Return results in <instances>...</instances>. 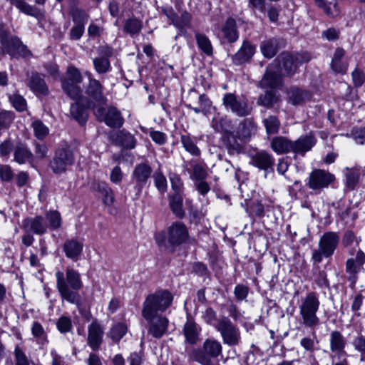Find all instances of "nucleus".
Here are the masks:
<instances>
[{
    "label": "nucleus",
    "mask_w": 365,
    "mask_h": 365,
    "mask_svg": "<svg viewBox=\"0 0 365 365\" xmlns=\"http://www.w3.org/2000/svg\"><path fill=\"white\" fill-rule=\"evenodd\" d=\"M280 59L269 66L266 73L261 81L263 87H279L281 86V76L282 75L292 74L299 65L308 62L310 57L307 53H298L296 55L282 54Z\"/></svg>",
    "instance_id": "f257e3e1"
},
{
    "label": "nucleus",
    "mask_w": 365,
    "mask_h": 365,
    "mask_svg": "<svg viewBox=\"0 0 365 365\" xmlns=\"http://www.w3.org/2000/svg\"><path fill=\"white\" fill-rule=\"evenodd\" d=\"M211 126L216 131L222 133V142L227 149L237 150L240 148L238 139L246 138L251 135L250 128L252 127V123L248 120H242L240 123V128H242V130H238L235 133L232 120L217 113L213 117Z\"/></svg>",
    "instance_id": "f03ea898"
},
{
    "label": "nucleus",
    "mask_w": 365,
    "mask_h": 365,
    "mask_svg": "<svg viewBox=\"0 0 365 365\" xmlns=\"http://www.w3.org/2000/svg\"><path fill=\"white\" fill-rule=\"evenodd\" d=\"M55 275L57 289L62 300L76 304L79 308L81 299L78 291L83 287V282L78 272L67 268L66 275L61 271H57Z\"/></svg>",
    "instance_id": "7ed1b4c3"
},
{
    "label": "nucleus",
    "mask_w": 365,
    "mask_h": 365,
    "mask_svg": "<svg viewBox=\"0 0 365 365\" xmlns=\"http://www.w3.org/2000/svg\"><path fill=\"white\" fill-rule=\"evenodd\" d=\"M320 307L319 295L314 292H308L302 298L299 304V315L302 325L314 331L321 325L317 313Z\"/></svg>",
    "instance_id": "20e7f679"
},
{
    "label": "nucleus",
    "mask_w": 365,
    "mask_h": 365,
    "mask_svg": "<svg viewBox=\"0 0 365 365\" xmlns=\"http://www.w3.org/2000/svg\"><path fill=\"white\" fill-rule=\"evenodd\" d=\"M173 301V294L168 290H158L148 294L142 306L144 319H152L168 309Z\"/></svg>",
    "instance_id": "39448f33"
},
{
    "label": "nucleus",
    "mask_w": 365,
    "mask_h": 365,
    "mask_svg": "<svg viewBox=\"0 0 365 365\" xmlns=\"http://www.w3.org/2000/svg\"><path fill=\"white\" fill-rule=\"evenodd\" d=\"M222 347L220 341L207 339L203 344L202 349H194L189 354L190 359L202 365H215L212 358H217L222 354Z\"/></svg>",
    "instance_id": "423d86ee"
},
{
    "label": "nucleus",
    "mask_w": 365,
    "mask_h": 365,
    "mask_svg": "<svg viewBox=\"0 0 365 365\" xmlns=\"http://www.w3.org/2000/svg\"><path fill=\"white\" fill-rule=\"evenodd\" d=\"M339 242V235L335 232H327L321 237L318 249L312 252V259L315 263H320L323 257L333 255Z\"/></svg>",
    "instance_id": "0eeeda50"
},
{
    "label": "nucleus",
    "mask_w": 365,
    "mask_h": 365,
    "mask_svg": "<svg viewBox=\"0 0 365 365\" xmlns=\"http://www.w3.org/2000/svg\"><path fill=\"white\" fill-rule=\"evenodd\" d=\"M222 105L227 111L239 117H245L250 115L252 110L247 100L244 96L232 93L224 94Z\"/></svg>",
    "instance_id": "6e6552de"
},
{
    "label": "nucleus",
    "mask_w": 365,
    "mask_h": 365,
    "mask_svg": "<svg viewBox=\"0 0 365 365\" xmlns=\"http://www.w3.org/2000/svg\"><path fill=\"white\" fill-rule=\"evenodd\" d=\"M220 333L223 343L228 346L238 345L241 341L240 329L227 317L219 319L215 326Z\"/></svg>",
    "instance_id": "1a4fd4ad"
},
{
    "label": "nucleus",
    "mask_w": 365,
    "mask_h": 365,
    "mask_svg": "<svg viewBox=\"0 0 365 365\" xmlns=\"http://www.w3.org/2000/svg\"><path fill=\"white\" fill-rule=\"evenodd\" d=\"M0 41L4 50L11 58L20 56L27 58L31 56V51L16 36H10L5 32H1L0 34Z\"/></svg>",
    "instance_id": "9d476101"
},
{
    "label": "nucleus",
    "mask_w": 365,
    "mask_h": 365,
    "mask_svg": "<svg viewBox=\"0 0 365 365\" xmlns=\"http://www.w3.org/2000/svg\"><path fill=\"white\" fill-rule=\"evenodd\" d=\"M349 252L352 257L346 262V272L348 274L347 279L350 282L351 287H354L358 279L357 274L365 263V254L361 249L356 247L351 248Z\"/></svg>",
    "instance_id": "9b49d317"
},
{
    "label": "nucleus",
    "mask_w": 365,
    "mask_h": 365,
    "mask_svg": "<svg viewBox=\"0 0 365 365\" xmlns=\"http://www.w3.org/2000/svg\"><path fill=\"white\" fill-rule=\"evenodd\" d=\"M74 163L73 153L66 148L58 149L49 163V168L53 173L61 175L64 173L67 168Z\"/></svg>",
    "instance_id": "f8f14e48"
},
{
    "label": "nucleus",
    "mask_w": 365,
    "mask_h": 365,
    "mask_svg": "<svg viewBox=\"0 0 365 365\" xmlns=\"http://www.w3.org/2000/svg\"><path fill=\"white\" fill-rule=\"evenodd\" d=\"M334 180L333 174L324 170L316 169L309 174L307 186L317 192H320L328 187Z\"/></svg>",
    "instance_id": "ddd939ff"
},
{
    "label": "nucleus",
    "mask_w": 365,
    "mask_h": 365,
    "mask_svg": "<svg viewBox=\"0 0 365 365\" xmlns=\"http://www.w3.org/2000/svg\"><path fill=\"white\" fill-rule=\"evenodd\" d=\"M94 113L99 120L103 121L108 126L111 128H120L124 122L120 112L113 106L98 108L95 110Z\"/></svg>",
    "instance_id": "4468645a"
},
{
    "label": "nucleus",
    "mask_w": 365,
    "mask_h": 365,
    "mask_svg": "<svg viewBox=\"0 0 365 365\" xmlns=\"http://www.w3.org/2000/svg\"><path fill=\"white\" fill-rule=\"evenodd\" d=\"M330 350L332 352L331 358L334 360L337 358L339 360L346 359L347 353L345 351L346 345V340L343 335L338 331H333L329 336Z\"/></svg>",
    "instance_id": "2eb2a0df"
},
{
    "label": "nucleus",
    "mask_w": 365,
    "mask_h": 365,
    "mask_svg": "<svg viewBox=\"0 0 365 365\" xmlns=\"http://www.w3.org/2000/svg\"><path fill=\"white\" fill-rule=\"evenodd\" d=\"M187 237L188 230L182 222H175L168 228L167 238L172 245H180L184 243Z\"/></svg>",
    "instance_id": "dca6fc26"
},
{
    "label": "nucleus",
    "mask_w": 365,
    "mask_h": 365,
    "mask_svg": "<svg viewBox=\"0 0 365 365\" xmlns=\"http://www.w3.org/2000/svg\"><path fill=\"white\" fill-rule=\"evenodd\" d=\"M86 75L88 78V83L86 88V93L88 98L95 102L103 103L106 101L103 95V86L101 83L94 78L91 73L88 72Z\"/></svg>",
    "instance_id": "f3484780"
},
{
    "label": "nucleus",
    "mask_w": 365,
    "mask_h": 365,
    "mask_svg": "<svg viewBox=\"0 0 365 365\" xmlns=\"http://www.w3.org/2000/svg\"><path fill=\"white\" fill-rule=\"evenodd\" d=\"M149 323L148 333L153 337L161 338L166 332L169 324L168 319L162 314H158L152 319H145Z\"/></svg>",
    "instance_id": "a211bd4d"
},
{
    "label": "nucleus",
    "mask_w": 365,
    "mask_h": 365,
    "mask_svg": "<svg viewBox=\"0 0 365 365\" xmlns=\"http://www.w3.org/2000/svg\"><path fill=\"white\" fill-rule=\"evenodd\" d=\"M88 332L87 344L93 351L98 350L103 342V329L102 326L97 321H93L88 326Z\"/></svg>",
    "instance_id": "6ab92c4d"
},
{
    "label": "nucleus",
    "mask_w": 365,
    "mask_h": 365,
    "mask_svg": "<svg viewBox=\"0 0 365 365\" xmlns=\"http://www.w3.org/2000/svg\"><path fill=\"white\" fill-rule=\"evenodd\" d=\"M346 52L341 48H337L333 54L330 63L331 71L336 74H345L349 68V61L345 58Z\"/></svg>",
    "instance_id": "aec40b11"
},
{
    "label": "nucleus",
    "mask_w": 365,
    "mask_h": 365,
    "mask_svg": "<svg viewBox=\"0 0 365 365\" xmlns=\"http://www.w3.org/2000/svg\"><path fill=\"white\" fill-rule=\"evenodd\" d=\"M28 77L27 86L37 96L48 95L49 90L43 76L32 72Z\"/></svg>",
    "instance_id": "412c9836"
},
{
    "label": "nucleus",
    "mask_w": 365,
    "mask_h": 365,
    "mask_svg": "<svg viewBox=\"0 0 365 365\" xmlns=\"http://www.w3.org/2000/svg\"><path fill=\"white\" fill-rule=\"evenodd\" d=\"M48 227V222L42 216L28 217L23 221V228L36 235L44 234Z\"/></svg>",
    "instance_id": "4be33fe9"
},
{
    "label": "nucleus",
    "mask_w": 365,
    "mask_h": 365,
    "mask_svg": "<svg viewBox=\"0 0 365 365\" xmlns=\"http://www.w3.org/2000/svg\"><path fill=\"white\" fill-rule=\"evenodd\" d=\"M220 37L224 42L234 43L239 38V33L236 26V21L232 18H228L222 26Z\"/></svg>",
    "instance_id": "5701e85b"
},
{
    "label": "nucleus",
    "mask_w": 365,
    "mask_h": 365,
    "mask_svg": "<svg viewBox=\"0 0 365 365\" xmlns=\"http://www.w3.org/2000/svg\"><path fill=\"white\" fill-rule=\"evenodd\" d=\"M152 172L150 166L146 163H140L135 167L133 173V178L135 180L138 192L145 185Z\"/></svg>",
    "instance_id": "b1692460"
},
{
    "label": "nucleus",
    "mask_w": 365,
    "mask_h": 365,
    "mask_svg": "<svg viewBox=\"0 0 365 365\" xmlns=\"http://www.w3.org/2000/svg\"><path fill=\"white\" fill-rule=\"evenodd\" d=\"M255 53V46L252 45L249 41H245L233 56V62L235 64H242L249 61Z\"/></svg>",
    "instance_id": "393cba45"
},
{
    "label": "nucleus",
    "mask_w": 365,
    "mask_h": 365,
    "mask_svg": "<svg viewBox=\"0 0 365 365\" xmlns=\"http://www.w3.org/2000/svg\"><path fill=\"white\" fill-rule=\"evenodd\" d=\"M315 143L316 140L312 135L300 137L296 141L292 142V152L296 154L304 155L306 152L310 150Z\"/></svg>",
    "instance_id": "a878e982"
},
{
    "label": "nucleus",
    "mask_w": 365,
    "mask_h": 365,
    "mask_svg": "<svg viewBox=\"0 0 365 365\" xmlns=\"http://www.w3.org/2000/svg\"><path fill=\"white\" fill-rule=\"evenodd\" d=\"M274 160L272 155L264 151L257 152L252 158L250 163L261 170H268L274 164Z\"/></svg>",
    "instance_id": "bb28decb"
},
{
    "label": "nucleus",
    "mask_w": 365,
    "mask_h": 365,
    "mask_svg": "<svg viewBox=\"0 0 365 365\" xmlns=\"http://www.w3.org/2000/svg\"><path fill=\"white\" fill-rule=\"evenodd\" d=\"M110 138L116 143L128 149H133L136 145V140L134 136L125 130L117 131L111 134Z\"/></svg>",
    "instance_id": "cd10ccee"
},
{
    "label": "nucleus",
    "mask_w": 365,
    "mask_h": 365,
    "mask_svg": "<svg viewBox=\"0 0 365 365\" xmlns=\"http://www.w3.org/2000/svg\"><path fill=\"white\" fill-rule=\"evenodd\" d=\"M11 4L16 7L26 15L34 16L37 19L44 18V14L36 7L29 5L24 0H9Z\"/></svg>",
    "instance_id": "c85d7f7f"
},
{
    "label": "nucleus",
    "mask_w": 365,
    "mask_h": 365,
    "mask_svg": "<svg viewBox=\"0 0 365 365\" xmlns=\"http://www.w3.org/2000/svg\"><path fill=\"white\" fill-rule=\"evenodd\" d=\"M63 250L66 256L76 261L83 250V243L77 240H70L65 242Z\"/></svg>",
    "instance_id": "c756f323"
},
{
    "label": "nucleus",
    "mask_w": 365,
    "mask_h": 365,
    "mask_svg": "<svg viewBox=\"0 0 365 365\" xmlns=\"http://www.w3.org/2000/svg\"><path fill=\"white\" fill-rule=\"evenodd\" d=\"M271 148L277 154L292 152L293 149L292 142L282 136L274 138L271 141Z\"/></svg>",
    "instance_id": "7c9ffc66"
},
{
    "label": "nucleus",
    "mask_w": 365,
    "mask_h": 365,
    "mask_svg": "<svg viewBox=\"0 0 365 365\" xmlns=\"http://www.w3.org/2000/svg\"><path fill=\"white\" fill-rule=\"evenodd\" d=\"M33 156L31 151L23 143L18 144L14 148V160L19 164H24L26 162H31Z\"/></svg>",
    "instance_id": "2f4dec72"
},
{
    "label": "nucleus",
    "mask_w": 365,
    "mask_h": 365,
    "mask_svg": "<svg viewBox=\"0 0 365 365\" xmlns=\"http://www.w3.org/2000/svg\"><path fill=\"white\" fill-rule=\"evenodd\" d=\"M311 97L309 92L299 88H291L288 91L289 102L293 105H299L309 100Z\"/></svg>",
    "instance_id": "473e14b6"
},
{
    "label": "nucleus",
    "mask_w": 365,
    "mask_h": 365,
    "mask_svg": "<svg viewBox=\"0 0 365 365\" xmlns=\"http://www.w3.org/2000/svg\"><path fill=\"white\" fill-rule=\"evenodd\" d=\"M199 331L197 324L191 319H187L183 329L186 341L191 344H195L198 339Z\"/></svg>",
    "instance_id": "72a5a7b5"
},
{
    "label": "nucleus",
    "mask_w": 365,
    "mask_h": 365,
    "mask_svg": "<svg viewBox=\"0 0 365 365\" xmlns=\"http://www.w3.org/2000/svg\"><path fill=\"white\" fill-rule=\"evenodd\" d=\"M260 86L263 88H270V90L265 91V93L264 94H262L259 96V97L257 100V103L259 105H261V106H265L267 108L272 107L273 105L275 103H277L278 101V96L276 95V93L274 91V89L276 88L277 87H270V86L263 87L262 86L261 83H260Z\"/></svg>",
    "instance_id": "f704fd0d"
},
{
    "label": "nucleus",
    "mask_w": 365,
    "mask_h": 365,
    "mask_svg": "<svg viewBox=\"0 0 365 365\" xmlns=\"http://www.w3.org/2000/svg\"><path fill=\"white\" fill-rule=\"evenodd\" d=\"M169 199L170 207L173 214L178 217H182L185 214L182 208V195L173 194L169 196Z\"/></svg>",
    "instance_id": "c9c22d12"
},
{
    "label": "nucleus",
    "mask_w": 365,
    "mask_h": 365,
    "mask_svg": "<svg viewBox=\"0 0 365 365\" xmlns=\"http://www.w3.org/2000/svg\"><path fill=\"white\" fill-rule=\"evenodd\" d=\"M260 49L264 57L268 58L274 57L278 50L277 39L269 38L263 41L261 43Z\"/></svg>",
    "instance_id": "e433bc0d"
},
{
    "label": "nucleus",
    "mask_w": 365,
    "mask_h": 365,
    "mask_svg": "<svg viewBox=\"0 0 365 365\" xmlns=\"http://www.w3.org/2000/svg\"><path fill=\"white\" fill-rule=\"evenodd\" d=\"M63 91L74 100H79L81 96L80 83H70L69 81H61Z\"/></svg>",
    "instance_id": "4c0bfd02"
},
{
    "label": "nucleus",
    "mask_w": 365,
    "mask_h": 365,
    "mask_svg": "<svg viewBox=\"0 0 365 365\" xmlns=\"http://www.w3.org/2000/svg\"><path fill=\"white\" fill-rule=\"evenodd\" d=\"M71 115L80 123L83 124L87 120V112L85 107L82 106L79 102L73 103L71 106Z\"/></svg>",
    "instance_id": "58836bf2"
},
{
    "label": "nucleus",
    "mask_w": 365,
    "mask_h": 365,
    "mask_svg": "<svg viewBox=\"0 0 365 365\" xmlns=\"http://www.w3.org/2000/svg\"><path fill=\"white\" fill-rule=\"evenodd\" d=\"M345 183L349 190H354L359 182V173L354 168H346L344 169Z\"/></svg>",
    "instance_id": "ea45409f"
},
{
    "label": "nucleus",
    "mask_w": 365,
    "mask_h": 365,
    "mask_svg": "<svg viewBox=\"0 0 365 365\" xmlns=\"http://www.w3.org/2000/svg\"><path fill=\"white\" fill-rule=\"evenodd\" d=\"M143 27L142 22L136 18L127 19L124 24V31L130 36L138 34Z\"/></svg>",
    "instance_id": "a19ab883"
},
{
    "label": "nucleus",
    "mask_w": 365,
    "mask_h": 365,
    "mask_svg": "<svg viewBox=\"0 0 365 365\" xmlns=\"http://www.w3.org/2000/svg\"><path fill=\"white\" fill-rule=\"evenodd\" d=\"M128 327L125 323L118 322L113 326L110 331V336L113 341L118 342L127 333Z\"/></svg>",
    "instance_id": "79ce46f5"
},
{
    "label": "nucleus",
    "mask_w": 365,
    "mask_h": 365,
    "mask_svg": "<svg viewBox=\"0 0 365 365\" xmlns=\"http://www.w3.org/2000/svg\"><path fill=\"white\" fill-rule=\"evenodd\" d=\"M315 4L321 9H322L324 13L329 16H336L339 13V9L337 6L336 2L333 4V6L331 7V3H329L327 0H314Z\"/></svg>",
    "instance_id": "37998d69"
},
{
    "label": "nucleus",
    "mask_w": 365,
    "mask_h": 365,
    "mask_svg": "<svg viewBox=\"0 0 365 365\" xmlns=\"http://www.w3.org/2000/svg\"><path fill=\"white\" fill-rule=\"evenodd\" d=\"M195 38L200 49L207 55L212 53V46L207 36L202 34H196Z\"/></svg>",
    "instance_id": "c03bdc74"
},
{
    "label": "nucleus",
    "mask_w": 365,
    "mask_h": 365,
    "mask_svg": "<svg viewBox=\"0 0 365 365\" xmlns=\"http://www.w3.org/2000/svg\"><path fill=\"white\" fill-rule=\"evenodd\" d=\"M31 332L39 344L45 345L47 343L46 334L40 323L37 322H34Z\"/></svg>",
    "instance_id": "a18cd8bd"
},
{
    "label": "nucleus",
    "mask_w": 365,
    "mask_h": 365,
    "mask_svg": "<svg viewBox=\"0 0 365 365\" xmlns=\"http://www.w3.org/2000/svg\"><path fill=\"white\" fill-rule=\"evenodd\" d=\"M93 63L96 71L100 74L106 73L111 68L110 61L107 57L95 58Z\"/></svg>",
    "instance_id": "49530a36"
},
{
    "label": "nucleus",
    "mask_w": 365,
    "mask_h": 365,
    "mask_svg": "<svg viewBox=\"0 0 365 365\" xmlns=\"http://www.w3.org/2000/svg\"><path fill=\"white\" fill-rule=\"evenodd\" d=\"M266 132L268 134H274L279 131L280 122L276 116L269 115L263 120Z\"/></svg>",
    "instance_id": "de8ad7c7"
},
{
    "label": "nucleus",
    "mask_w": 365,
    "mask_h": 365,
    "mask_svg": "<svg viewBox=\"0 0 365 365\" xmlns=\"http://www.w3.org/2000/svg\"><path fill=\"white\" fill-rule=\"evenodd\" d=\"M31 126L34 130V135L38 139L43 140L48 135V128L40 120H35L33 121Z\"/></svg>",
    "instance_id": "09e8293b"
},
{
    "label": "nucleus",
    "mask_w": 365,
    "mask_h": 365,
    "mask_svg": "<svg viewBox=\"0 0 365 365\" xmlns=\"http://www.w3.org/2000/svg\"><path fill=\"white\" fill-rule=\"evenodd\" d=\"M181 143L184 148L192 155L198 156L200 154V149L195 145L194 140L189 135H181Z\"/></svg>",
    "instance_id": "8fccbe9b"
},
{
    "label": "nucleus",
    "mask_w": 365,
    "mask_h": 365,
    "mask_svg": "<svg viewBox=\"0 0 365 365\" xmlns=\"http://www.w3.org/2000/svg\"><path fill=\"white\" fill-rule=\"evenodd\" d=\"M46 219L48 222V227L52 230H56L61 226V217L58 211L53 210L46 213Z\"/></svg>",
    "instance_id": "3c124183"
},
{
    "label": "nucleus",
    "mask_w": 365,
    "mask_h": 365,
    "mask_svg": "<svg viewBox=\"0 0 365 365\" xmlns=\"http://www.w3.org/2000/svg\"><path fill=\"white\" fill-rule=\"evenodd\" d=\"M9 98L10 103L16 110L22 112L26 109V101L22 96L15 93L9 96Z\"/></svg>",
    "instance_id": "603ef678"
},
{
    "label": "nucleus",
    "mask_w": 365,
    "mask_h": 365,
    "mask_svg": "<svg viewBox=\"0 0 365 365\" xmlns=\"http://www.w3.org/2000/svg\"><path fill=\"white\" fill-rule=\"evenodd\" d=\"M192 168V173L190 175V178L192 180L197 181L201 180H205L207 173L205 168L199 163L191 164Z\"/></svg>",
    "instance_id": "864d4df0"
},
{
    "label": "nucleus",
    "mask_w": 365,
    "mask_h": 365,
    "mask_svg": "<svg viewBox=\"0 0 365 365\" xmlns=\"http://www.w3.org/2000/svg\"><path fill=\"white\" fill-rule=\"evenodd\" d=\"M14 117V113L12 111L4 110L0 112V130L8 129Z\"/></svg>",
    "instance_id": "5fc2aeb1"
},
{
    "label": "nucleus",
    "mask_w": 365,
    "mask_h": 365,
    "mask_svg": "<svg viewBox=\"0 0 365 365\" xmlns=\"http://www.w3.org/2000/svg\"><path fill=\"white\" fill-rule=\"evenodd\" d=\"M67 78L62 81H69L70 83H81L83 78L80 71L73 66L67 68Z\"/></svg>",
    "instance_id": "6e6d98bb"
},
{
    "label": "nucleus",
    "mask_w": 365,
    "mask_h": 365,
    "mask_svg": "<svg viewBox=\"0 0 365 365\" xmlns=\"http://www.w3.org/2000/svg\"><path fill=\"white\" fill-rule=\"evenodd\" d=\"M352 344L355 350L361 353V361H365V336L359 335L353 340Z\"/></svg>",
    "instance_id": "4d7b16f0"
},
{
    "label": "nucleus",
    "mask_w": 365,
    "mask_h": 365,
    "mask_svg": "<svg viewBox=\"0 0 365 365\" xmlns=\"http://www.w3.org/2000/svg\"><path fill=\"white\" fill-rule=\"evenodd\" d=\"M56 326L61 333L68 332L72 328L71 320L68 317L62 316L58 319Z\"/></svg>",
    "instance_id": "13d9d810"
},
{
    "label": "nucleus",
    "mask_w": 365,
    "mask_h": 365,
    "mask_svg": "<svg viewBox=\"0 0 365 365\" xmlns=\"http://www.w3.org/2000/svg\"><path fill=\"white\" fill-rule=\"evenodd\" d=\"M155 185L158 190L164 193L167 190V180L165 177L160 172H157L154 174Z\"/></svg>",
    "instance_id": "bf43d9fd"
},
{
    "label": "nucleus",
    "mask_w": 365,
    "mask_h": 365,
    "mask_svg": "<svg viewBox=\"0 0 365 365\" xmlns=\"http://www.w3.org/2000/svg\"><path fill=\"white\" fill-rule=\"evenodd\" d=\"M352 81L356 87H360L365 82V73L359 68H356L351 73Z\"/></svg>",
    "instance_id": "052dcab7"
},
{
    "label": "nucleus",
    "mask_w": 365,
    "mask_h": 365,
    "mask_svg": "<svg viewBox=\"0 0 365 365\" xmlns=\"http://www.w3.org/2000/svg\"><path fill=\"white\" fill-rule=\"evenodd\" d=\"M198 104L199 107L202 110V113L205 115H207V113L210 112V109L212 108V101L206 95L202 94L199 96Z\"/></svg>",
    "instance_id": "680f3d73"
},
{
    "label": "nucleus",
    "mask_w": 365,
    "mask_h": 365,
    "mask_svg": "<svg viewBox=\"0 0 365 365\" xmlns=\"http://www.w3.org/2000/svg\"><path fill=\"white\" fill-rule=\"evenodd\" d=\"M171 187L174 191L173 194H182L183 182L180 178L177 175H173L170 177Z\"/></svg>",
    "instance_id": "e2e57ef3"
},
{
    "label": "nucleus",
    "mask_w": 365,
    "mask_h": 365,
    "mask_svg": "<svg viewBox=\"0 0 365 365\" xmlns=\"http://www.w3.org/2000/svg\"><path fill=\"white\" fill-rule=\"evenodd\" d=\"M14 178V172L9 165H0V180L9 182Z\"/></svg>",
    "instance_id": "0e129e2a"
},
{
    "label": "nucleus",
    "mask_w": 365,
    "mask_h": 365,
    "mask_svg": "<svg viewBox=\"0 0 365 365\" xmlns=\"http://www.w3.org/2000/svg\"><path fill=\"white\" fill-rule=\"evenodd\" d=\"M85 26L82 23L76 24L73 26L69 33L70 38L72 40H79L83 36Z\"/></svg>",
    "instance_id": "69168bd1"
},
{
    "label": "nucleus",
    "mask_w": 365,
    "mask_h": 365,
    "mask_svg": "<svg viewBox=\"0 0 365 365\" xmlns=\"http://www.w3.org/2000/svg\"><path fill=\"white\" fill-rule=\"evenodd\" d=\"M14 356L16 365H30L27 356L19 347H16Z\"/></svg>",
    "instance_id": "338daca9"
},
{
    "label": "nucleus",
    "mask_w": 365,
    "mask_h": 365,
    "mask_svg": "<svg viewBox=\"0 0 365 365\" xmlns=\"http://www.w3.org/2000/svg\"><path fill=\"white\" fill-rule=\"evenodd\" d=\"M359 240L355 237L354 234L351 231H347L344 235L342 239V244L344 247H349L354 243L358 245Z\"/></svg>",
    "instance_id": "774afa93"
}]
</instances>
